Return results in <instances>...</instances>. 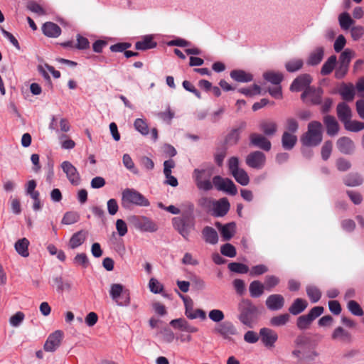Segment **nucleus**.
Listing matches in <instances>:
<instances>
[{
    "label": "nucleus",
    "instance_id": "1",
    "mask_svg": "<svg viewBox=\"0 0 364 364\" xmlns=\"http://www.w3.org/2000/svg\"><path fill=\"white\" fill-rule=\"evenodd\" d=\"M122 206L130 210L133 206L149 207V200L141 193L134 188H126L122 193Z\"/></svg>",
    "mask_w": 364,
    "mask_h": 364
},
{
    "label": "nucleus",
    "instance_id": "2",
    "mask_svg": "<svg viewBox=\"0 0 364 364\" xmlns=\"http://www.w3.org/2000/svg\"><path fill=\"white\" fill-rule=\"evenodd\" d=\"M239 321L245 326L252 328L253 323L257 317L258 310L252 301L243 299L238 304Z\"/></svg>",
    "mask_w": 364,
    "mask_h": 364
},
{
    "label": "nucleus",
    "instance_id": "3",
    "mask_svg": "<svg viewBox=\"0 0 364 364\" xmlns=\"http://www.w3.org/2000/svg\"><path fill=\"white\" fill-rule=\"evenodd\" d=\"M322 141V124L318 121H312L308 124V130L301 137L304 146H316Z\"/></svg>",
    "mask_w": 364,
    "mask_h": 364
},
{
    "label": "nucleus",
    "instance_id": "4",
    "mask_svg": "<svg viewBox=\"0 0 364 364\" xmlns=\"http://www.w3.org/2000/svg\"><path fill=\"white\" fill-rule=\"evenodd\" d=\"M172 225L173 228L187 240L191 232L195 230V217L190 214H182L181 216L172 219Z\"/></svg>",
    "mask_w": 364,
    "mask_h": 364
},
{
    "label": "nucleus",
    "instance_id": "5",
    "mask_svg": "<svg viewBox=\"0 0 364 364\" xmlns=\"http://www.w3.org/2000/svg\"><path fill=\"white\" fill-rule=\"evenodd\" d=\"M214 168L209 166L205 168H196L193 172V178L199 190L208 191L213 188V181L211 178Z\"/></svg>",
    "mask_w": 364,
    "mask_h": 364
},
{
    "label": "nucleus",
    "instance_id": "6",
    "mask_svg": "<svg viewBox=\"0 0 364 364\" xmlns=\"http://www.w3.org/2000/svg\"><path fill=\"white\" fill-rule=\"evenodd\" d=\"M129 222L136 229L144 232H155L158 230V225L151 219L144 215H131Z\"/></svg>",
    "mask_w": 364,
    "mask_h": 364
},
{
    "label": "nucleus",
    "instance_id": "7",
    "mask_svg": "<svg viewBox=\"0 0 364 364\" xmlns=\"http://www.w3.org/2000/svg\"><path fill=\"white\" fill-rule=\"evenodd\" d=\"M112 299L119 306H127L130 304L129 291L121 284H112L109 289Z\"/></svg>",
    "mask_w": 364,
    "mask_h": 364
},
{
    "label": "nucleus",
    "instance_id": "8",
    "mask_svg": "<svg viewBox=\"0 0 364 364\" xmlns=\"http://www.w3.org/2000/svg\"><path fill=\"white\" fill-rule=\"evenodd\" d=\"M239 164L238 157H230L228 161L229 171L238 183L242 186H247L250 182V177L243 168H240Z\"/></svg>",
    "mask_w": 364,
    "mask_h": 364
},
{
    "label": "nucleus",
    "instance_id": "9",
    "mask_svg": "<svg viewBox=\"0 0 364 364\" xmlns=\"http://www.w3.org/2000/svg\"><path fill=\"white\" fill-rule=\"evenodd\" d=\"M213 186L220 191H223L228 195L235 196L237 189L233 181L228 178H223L220 176H215L213 178Z\"/></svg>",
    "mask_w": 364,
    "mask_h": 364
},
{
    "label": "nucleus",
    "instance_id": "10",
    "mask_svg": "<svg viewBox=\"0 0 364 364\" xmlns=\"http://www.w3.org/2000/svg\"><path fill=\"white\" fill-rule=\"evenodd\" d=\"M323 90L321 87H306L301 95V99L305 102L308 99L314 105H318L322 103Z\"/></svg>",
    "mask_w": 364,
    "mask_h": 364
},
{
    "label": "nucleus",
    "instance_id": "11",
    "mask_svg": "<svg viewBox=\"0 0 364 364\" xmlns=\"http://www.w3.org/2000/svg\"><path fill=\"white\" fill-rule=\"evenodd\" d=\"M60 167L65 173L68 181L75 186L80 185L81 178L79 171L73 164L68 161H64L61 163Z\"/></svg>",
    "mask_w": 364,
    "mask_h": 364
},
{
    "label": "nucleus",
    "instance_id": "12",
    "mask_svg": "<svg viewBox=\"0 0 364 364\" xmlns=\"http://www.w3.org/2000/svg\"><path fill=\"white\" fill-rule=\"evenodd\" d=\"M213 332L220 335L223 338L230 341L232 336L237 334V330L231 321H223L218 323L213 329Z\"/></svg>",
    "mask_w": 364,
    "mask_h": 364
},
{
    "label": "nucleus",
    "instance_id": "13",
    "mask_svg": "<svg viewBox=\"0 0 364 364\" xmlns=\"http://www.w3.org/2000/svg\"><path fill=\"white\" fill-rule=\"evenodd\" d=\"M259 340L264 347L272 349L275 347L278 334L274 330L264 327L259 329Z\"/></svg>",
    "mask_w": 364,
    "mask_h": 364
},
{
    "label": "nucleus",
    "instance_id": "14",
    "mask_svg": "<svg viewBox=\"0 0 364 364\" xmlns=\"http://www.w3.org/2000/svg\"><path fill=\"white\" fill-rule=\"evenodd\" d=\"M245 162L252 168L262 169L266 164V156L260 151H255L246 156Z\"/></svg>",
    "mask_w": 364,
    "mask_h": 364
},
{
    "label": "nucleus",
    "instance_id": "15",
    "mask_svg": "<svg viewBox=\"0 0 364 364\" xmlns=\"http://www.w3.org/2000/svg\"><path fill=\"white\" fill-rule=\"evenodd\" d=\"M331 339L341 344H350L353 341V336L350 332L342 326L336 327L331 333Z\"/></svg>",
    "mask_w": 364,
    "mask_h": 364
},
{
    "label": "nucleus",
    "instance_id": "16",
    "mask_svg": "<svg viewBox=\"0 0 364 364\" xmlns=\"http://www.w3.org/2000/svg\"><path fill=\"white\" fill-rule=\"evenodd\" d=\"M63 338V332L62 331H54L48 337L43 346L44 350L47 352H54L60 345Z\"/></svg>",
    "mask_w": 364,
    "mask_h": 364
},
{
    "label": "nucleus",
    "instance_id": "17",
    "mask_svg": "<svg viewBox=\"0 0 364 364\" xmlns=\"http://www.w3.org/2000/svg\"><path fill=\"white\" fill-rule=\"evenodd\" d=\"M250 144L266 151H269L272 147L271 141L265 135L257 133H252L250 135Z\"/></svg>",
    "mask_w": 364,
    "mask_h": 364
},
{
    "label": "nucleus",
    "instance_id": "18",
    "mask_svg": "<svg viewBox=\"0 0 364 364\" xmlns=\"http://www.w3.org/2000/svg\"><path fill=\"white\" fill-rule=\"evenodd\" d=\"M312 78L309 74H302L296 77L290 85L291 92H299L305 90L306 87H311Z\"/></svg>",
    "mask_w": 364,
    "mask_h": 364
},
{
    "label": "nucleus",
    "instance_id": "19",
    "mask_svg": "<svg viewBox=\"0 0 364 364\" xmlns=\"http://www.w3.org/2000/svg\"><path fill=\"white\" fill-rule=\"evenodd\" d=\"M336 146L340 152L343 154L350 155L355 151L353 141L348 136H342L336 141Z\"/></svg>",
    "mask_w": 364,
    "mask_h": 364
},
{
    "label": "nucleus",
    "instance_id": "20",
    "mask_svg": "<svg viewBox=\"0 0 364 364\" xmlns=\"http://www.w3.org/2000/svg\"><path fill=\"white\" fill-rule=\"evenodd\" d=\"M230 208V203L226 198H223L219 200H215L212 209V215L215 217H223L229 211Z\"/></svg>",
    "mask_w": 364,
    "mask_h": 364
},
{
    "label": "nucleus",
    "instance_id": "21",
    "mask_svg": "<svg viewBox=\"0 0 364 364\" xmlns=\"http://www.w3.org/2000/svg\"><path fill=\"white\" fill-rule=\"evenodd\" d=\"M215 225L220 231L223 240H230L235 233L236 224L235 222H230L225 225L216 222Z\"/></svg>",
    "mask_w": 364,
    "mask_h": 364
},
{
    "label": "nucleus",
    "instance_id": "22",
    "mask_svg": "<svg viewBox=\"0 0 364 364\" xmlns=\"http://www.w3.org/2000/svg\"><path fill=\"white\" fill-rule=\"evenodd\" d=\"M265 304L270 311H278L283 308L284 299L281 294H271L266 299Z\"/></svg>",
    "mask_w": 364,
    "mask_h": 364
},
{
    "label": "nucleus",
    "instance_id": "23",
    "mask_svg": "<svg viewBox=\"0 0 364 364\" xmlns=\"http://www.w3.org/2000/svg\"><path fill=\"white\" fill-rule=\"evenodd\" d=\"M338 94L346 102H352L355 96V87L352 83H341L338 89Z\"/></svg>",
    "mask_w": 364,
    "mask_h": 364
},
{
    "label": "nucleus",
    "instance_id": "24",
    "mask_svg": "<svg viewBox=\"0 0 364 364\" xmlns=\"http://www.w3.org/2000/svg\"><path fill=\"white\" fill-rule=\"evenodd\" d=\"M170 325L176 329L188 333H196L198 331L197 327L192 326L186 319L182 318L171 320Z\"/></svg>",
    "mask_w": 364,
    "mask_h": 364
},
{
    "label": "nucleus",
    "instance_id": "25",
    "mask_svg": "<svg viewBox=\"0 0 364 364\" xmlns=\"http://www.w3.org/2000/svg\"><path fill=\"white\" fill-rule=\"evenodd\" d=\"M337 116L339 120L344 124V122L348 121L352 117V111L346 102H342L337 105Z\"/></svg>",
    "mask_w": 364,
    "mask_h": 364
},
{
    "label": "nucleus",
    "instance_id": "26",
    "mask_svg": "<svg viewBox=\"0 0 364 364\" xmlns=\"http://www.w3.org/2000/svg\"><path fill=\"white\" fill-rule=\"evenodd\" d=\"M324 55V49L321 46L316 47L312 50L307 58L306 64L311 66L318 65L323 60Z\"/></svg>",
    "mask_w": 364,
    "mask_h": 364
},
{
    "label": "nucleus",
    "instance_id": "27",
    "mask_svg": "<svg viewBox=\"0 0 364 364\" xmlns=\"http://www.w3.org/2000/svg\"><path fill=\"white\" fill-rule=\"evenodd\" d=\"M157 46V43L154 41V37L151 35H146L142 37L141 41L136 42L134 46L138 50H146L149 49L154 48Z\"/></svg>",
    "mask_w": 364,
    "mask_h": 364
},
{
    "label": "nucleus",
    "instance_id": "28",
    "mask_svg": "<svg viewBox=\"0 0 364 364\" xmlns=\"http://www.w3.org/2000/svg\"><path fill=\"white\" fill-rule=\"evenodd\" d=\"M323 123L326 127L327 134L331 136H335L339 131V125L334 117L326 115L323 117Z\"/></svg>",
    "mask_w": 364,
    "mask_h": 364
},
{
    "label": "nucleus",
    "instance_id": "29",
    "mask_svg": "<svg viewBox=\"0 0 364 364\" xmlns=\"http://www.w3.org/2000/svg\"><path fill=\"white\" fill-rule=\"evenodd\" d=\"M259 130L262 131L266 136H272L277 132V124L272 120H262L259 124Z\"/></svg>",
    "mask_w": 364,
    "mask_h": 364
},
{
    "label": "nucleus",
    "instance_id": "30",
    "mask_svg": "<svg viewBox=\"0 0 364 364\" xmlns=\"http://www.w3.org/2000/svg\"><path fill=\"white\" fill-rule=\"evenodd\" d=\"M185 315L190 319L199 318L202 320L206 318L205 312L200 309H193V301H191L185 306Z\"/></svg>",
    "mask_w": 364,
    "mask_h": 364
},
{
    "label": "nucleus",
    "instance_id": "31",
    "mask_svg": "<svg viewBox=\"0 0 364 364\" xmlns=\"http://www.w3.org/2000/svg\"><path fill=\"white\" fill-rule=\"evenodd\" d=\"M43 34L50 38H57L61 33V28L53 22H46L42 26Z\"/></svg>",
    "mask_w": 364,
    "mask_h": 364
},
{
    "label": "nucleus",
    "instance_id": "32",
    "mask_svg": "<svg viewBox=\"0 0 364 364\" xmlns=\"http://www.w3.org/2000/svg\"><path fill=\"white\" fill-rule=\"evenodd\" d=\"M202 236L206 243L215 245L218 242L217 231L210 226H205L202 230Z\"/></svg>",
    "mask_w": 364,
    "mask_h": 364
},
{
    "label": "nucleus",
    "instance_id": "33",
    "mask_svg": "<svg viewBox=\"0 0 364 364\" xmlns=\"http://www.w3.org/2000/svg\"><path fill=\"white\" fill-rule=\"evenodd\" d=\"M230 75L232 80L238 82H249L253 80V75L243 70H233Z\"/></svg>",
    "mask_w": 364,
    "mask_h": 364
},
{
    "label": "nucleus",
    "instance_id": "34",
    "mask_svg": "<svg viewBox=\"0 0 364 364\" xmlns=\"http://www.w3.org/2000/svg\"><path fill=\"white\" fill-rule=\"evenodd\" d=\"M262 76L264 80L274 85H279L284 80V75L282 73L274 70L266 71Z\"/></svg>",
    "mask_w": 364,
    "mask_h": 364
},
{
    "label": "nucleus",
    "instance_id": "35",
    "mask_svg": "<svg viewBox=\"0 0 364 364\" xmlns=\"http://www.w3.org/2000/svg\"><path fill=\"white\" fill-rule=\"evenodd\" d=\"M86 235L87 232L84 230H80L74 233L69 240V247L72 250H75L80 247L85 242Z\"/></svg>",
    "mask_w": 364,
    "mask_h": 364
},
{
    "label": "nucleus",
    "instance_id": "36",
    "mask_svg": "<svg viewBox=\"0 0 364 364\" xmlns=\"http://www.w3.org/2000/svg\"><path fill=\"white\" fill-rule=\"evenodd\" d=\"M297 136L289 132H284L282 136V145L284 149L291 150L296 145Z\"/></svg>",
    "mask_w": 364,
    "mask_h": 364
},
{
    "label": "nucleus",
    "instance_id": "37",
    "mask_svg": "<svg viewBox=\"0 0 364 364\" xmlns=\"http://www.w3.org/2000/svg\"><path fill=\"white\" fill-rule=\"evenodd\" d=\"M308 306V303L303 299H296L289 308V311L292 315H298L303 312Z\"/></svg>",
    "mask_w": 364,
    "mask_h": 364
},
{
    "label": "nucleus",
    "instance_id": "38",
    "mask_svg": "<svg viewBox=\"0 0 364 364\" xmlns=\"http://www.w3.org/2000/svg\"><path fill=\"white\" fill-rule=\"evenodd\" d=\"M343 182L347 186H358L363 183V178L358 173H350L346 176Z\"/></svg>",
    "mask_w": 364,
    "mask_h": 364
},
{
    "label": "nucleus",
    "instance_id": "39",
    "mask_svg": "<svg viewBox=\"0 0 364 364\" xmlns=\"http://www.w3.org/2000/svg\"><path fill=\"white\" fill-rule=\"evenodd\" d=\"M29 241L26 237L17 240L14 245L16 251L18 255L23 257L29 255L28 252Z\"/></svg>",
    "mask_w": 364,
    "mask_h": 364
},
{
    "label": "nucleus",
    "instance_id": "40",
    "mask_svg": "<svg viewBox=\"0 0 364 364\" xmlns=\"http://www.w3.org/2000/svg\"><path fill=\"white\" fill-rule=\"evenodd\" d=\"M264 285L258 280L252 281L249 286L250 294L252 298H259L264 293Z\"/></svg>",
    "mask_w": 364,
    "mask_h": 364
},
{
    "label": "nucleus",
    "instance_id": "41",
    "mask_svg": "<svg viewBox=\"0 0 364 364\" xmlns=\"http://www.w3.org/2000/svg\"><path fill=\"white\" fill-rule=\"evenodd\" d=\"M337 58L335 55H331L326 61L323 64L321 69V74L322 75H327L332 73L335 68Z\"/></svg>",
    "mask_w": 364,
    "mask_h": 364
},
{
    "label": "nucleus",
    "instance_id": "42",
    "mask_svg": "<svg viewBox=\"0 0 364 364\" xmlns=\"http://www.w3.org/2000/svg\"><path fill=\"white\" fill-rule=\"evenodd\" d=\"M355 52L350 48L345 49L339 55L338 64L349 67Z\"/></svg>",
    "mask_w": 364,
    "mask_h": 364
},
{
    "label": "nucleus",
    "instance_id": "43",
    "mask_svg": "<svg viewBox=\"0 0 364 364\" xmlns=\"http://www.w3.org/2000/svg\"><path fill=\"white\" fill-rule=\"evenodd\" d=\"M304 61L300 58H294L285 63V68L289 73H294L302 68Z\"/></svg>",
    "mask_w": 364,
    "mask_h": 364
},
{
    "label": "nucleus",
    "instance_id": "44",
    "mask_svg": "<svg viewBox=\"0 0 364 364\" xmlns=\"http://www.w3.org/2000/svg\"><path fill=\"white\" fill-rule=\"evenodd\" d=\"M338 21L340 26L343 30H348L355 23L347 12H343L339 15Z\"/></svg>",
    "mask_w": 364,
    "mask_h": 364
},
{
    "label": "nucleus",
    "instance_id": "45",
    "mask_svg": "<svg viewBox=\"0 0 364 364\" xmlns=\"http://www.w3.org/2000/svg\"><path fill=\"white\" fill-rule=\"evenodd\" d=\"M343 125L346 130L352 132H358L364 129V122L350 119L346 122H344Z\"/></svg>",
    "mask_w": 364,
    "mask_h": 364
},
{
    "label": "nucleus",
    "instance_id": "46",
    "mask_svg": "<svg viewBox=\"0 0 364 364\" xmlns=\"http://www.w3.org/2000/svg\"><path fill=\"white\" fill-rule=\"evenodd\" d=\"M307 296L311 300V303L318 302L321 297V292L320 289L313 285H309L306 288Z\"/></svg>",
    "mask_w": 364,
    "mask_h": 364
},
{
    "label": "nucleus",
    "instance_id": "47",
    "mask_svg": "<svg viewBox=\"0 0 364 364\" xmlns=\"http://www.w3.org/2000/svg\"><path fill=\"white\" fill-rule=\"evenodd\" d=\"M290 316L288 314H280L273 316L269 321V323L274 327H280L286 325L289 321Z\"/></svg>",
    "mask_w": 364,
    "mask_h": 364
},
{
    "label": "nucleus",
    "instance_id": "48",
    "mask_svg": "<svg viewBox=\"0 0 364 364\" xmlns=\"http://www.w3.org/2000/svg\"><path fill=\"white\" fill-rule=\"evenodd\" d=\"M53 286L56 287V291L62 293L65 290H69L71 287L70 282H64L61 276L53 277Z\"/></svg>",
    "mask_w": 364,
    "mask_h": 364
},
{
    "label": "nucleus",
    "instance_id": "49",
    "mask_svg": "<svg viewBox=\"0 0 364 364\" xmlns=\"http://www.w3.org/2000/svg\"><path fill=\"white\" fill-rule=\"evenodd\" d=\"M228 267L230 272L238 274H246L250 270L248 266L240 262H230Z\"/></svg>",
    "mask_w": 364,
    "mask_h": 364
},
{
    "label": "nucleus",
    "instance_id": "50",
    "mask_svg": "<svg viewBox=\"0 0 364 364\" xmlns=\"http://www.w3.org/2000/svg\"><path fill=\"white\" fill-rule=\"evenodd\" d=\"M134 127L135 129L142 135H147L149 134V127L146 121L141 118H137L134 120Z\"/></svg>",
    "mask_w": 364,
    "mask_h": 364
},
{
    "label": "nucleus",
    "instance_id": "51",
    "mask_svg": "<svg viewBox=\"0 0 364 364\" xmlns=\"http://www.w3.org/2000/svg\"><path fill=\"white\" fill-rule=\"evenodd\" d=\"M347 308L348 311L354 316H361L363 315V311L359 304L354 301L350 300L348 302Z\"/></svg>",
    "mask_w": 364,
    "mask_h": 364
},
{
    "label": "nucleus",
    "instance_id": "52",
    "mask_svg": "<svg viewBox=\"0 0 364 364\" xmlns=\"http://www.w3.org/2000/svg\"><path fill=\"white\" fill-rule=\"evenodd\" d=\"M220 252L223 255L228 257H235L237 252L235 247L230 243H225L220 247Z\"/></svg>",
    "mask_w": 364,
    "mask_h": 364
},
{
    "label": "nucleus",
    "instance_id": "53",
    "mask_svg": "<svg viewBox=\"0 0 364 364\" xmlns=\"http://www.w3.org/2000/svg\"><path fill=\"white\" fill-rule=\"evenodd\" d=\"M238 92L247 97L259 95L261 92V88L259 85L254 84L250 87H243L238 90Z\"/></svg>",
    "mask_w": 364,
    "mask_h": 364
},
{
    "label": "nucleus",
    "instance_id": "54",
    "mask_svg": "<svg viewBox=\"0 0 364 364\" xmlns=\"http://www.w3.org/2000/svg\"><path fill=\"white\" fill-rule=\"evenodd\" d=\"M215 200L210 197L203 196L199 198L198 205L205 210H212Z\"/></svg>",
    "mask_w": 364,
    "mask_h": 364
},
{
    "label": "nucleus",
    "instance_id": "55",
    "mask_svg": "<svg viewBox=\"0 0 364 364\" xmlns=\"http://www.w3.org/2000/svg\"><path fill=\"white\" fill-rule=\"evenodd\" d=\"M79 215L75 212H67L64 214L62 219V223L65 225H72L78 221Z\"/></svg>",
    "mask_w": 364,
    "mask_h": 364
},
{
    "label": "nucleus",
    "instance_id": "56",
    "mask_svg": "<svg viewBox=\"0 0 364 364\" xmlns=\"http://www.w3.org/2000/svg\"><path fill=\"white\" fill-rule=\"evenodd\" d=\"M25 315L21 311H18L9 318V323L13 327H18L23 321Z\"/></svg>",
    "mask_w": 364,
    "mask_h": 364
},
{
    "label": "nucleus",
    "instance_id": "57",
    "mask_svg": "<svg viewBox=\"0 0 364 364\" xmlns=\"http://www.w3.org/2000/svg\"><path fill=\"white\" fill-rule=\"evenodd\" d=\"M311 322L312 321L306 314L302 315L297 318L296 326L300 330H305L309 327Z\"/></svg>",
    "mask_w": 364,
    "mask_h": 364
},
{
    "label": "nucleus",
    "instance_id": "58",
    "mask_svg": "<svg viewBox=\"0 0 364 364\" xmlns=\"http://www.w3.org/2000/svg\"><path fill=\"white\" fill-rule=\"evenodd\" d=\"M208 317L213 322L220 323L224 319L225 315L221 310L213 309L209 311Z\"/></svg>",
    "mask_w": 364,
    "mask_h": 364
},
{
    "label": "nucleus",
    "instance_id": "59",
    "mask_svg": "<svg viewBox=\"0 0 364 364\" xmlns=\"http://www.w3.org/2000/svg\"><path fill=\"white\" fill-rule=\"evenodd\" d=\"M333 144L331 141L324 142L321 148V157L323 160L326 161L329 159L332 151Z\"/></svg>",
    "mask_w": 364,
    "mask_h": 364
},
{
    "label": "nucleus",
    "instance_id": "60",
    "mask_svg": "<svg viewBox=\"0 0 364 364\" xmlns=\"http://www.w3.org/2000/svg\"><path fill=\"white\" fill-rule=\"evenodd\" d=\"M122 161L124 166L129 171L133 172L134 173H137L138 171L134 166V163L133 162L131 156L128 154H124L122 157Z\"/></svg>",
    "mask_w": 364,
    "mask_h": 364
},
{
    "label": "nucleus",
    "instance_id": "61",
    "mask_svg": "<svg viewBox=\"0 0 364 364\" xmlns=\"http://www.w3.org/2000/svg\"><path fill=\"white\" fill-rule=\"evenodd\" d=\"M279 283V279L274 275L267 276L265 278V287L264 288L271 291L272 288L276 287Z\"/></svg>",
    "mask_w": 364,
    "mask_h": 364
},
{
    "label": "nucleus",
    "instance_id": "62",
    "mask_svg": "<svg viewBox=\"0 0 364 364\" xmlns=\"http://www.w3.org/2000/svg\"><path fill=\"white\" fill-rule=\"evenodd\" d=\"M351 37L354 41H358L364 36V27L362 26H353L350 29Z\"/></svg>",
    "mask_w": 364,
    "mask_h": 364
},
{
    "label": "nucleus",
    "instance_id": "63",
    "mask_svg": "<svg viewBox=\"0 0 364 364\" xmlns=\"http://www.w3.org/2000/svg\"><path fill=\"white\" fill-rule=\"evenodd\" d=\"M150 291L154 294H159L163 290V285L156 279L151 278L149 282Z\"/></svg>",
    "mask_w": 364,
    "mask_h": 364
},
{
    "label": "nucleus",
    "instance_id": "64",
    "mask_svg": "<svg viewBox=\"0 0 364 364\" xmlns=\"http://www.w3.org/2000/svg\"><path fill=\"white\" fill-rule=\"evenodd\" d=\"M267 271L268 268L264 264H258L251 268L250 275L252 277L259 276L266 273Z\"/></svg>",
    "mask_w": 364,
    "mask_h": 364
}]
</instances>
